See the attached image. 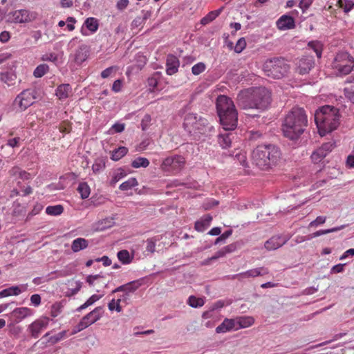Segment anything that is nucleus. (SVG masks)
<instances>
[{
	"label": "nucleus",
	"mask_w": 354,
	"mask_h": 354,
	"mask_svg": "<svg viewBox=\"0 0 354 354\" xmlns=\"http://www.w3.org/2000/svg\"><path fill=\"white\" fill-rule=\"evenodd\" d=\"M271 92L266 87H252L239 93L237 104L244 110L263 111L270 104Z\"/></svg>",
	"instance_id": "nucleus-1"
},
{
	"label": "nucleus",
	"mask_w": 354,
	"mask_h": 354,
	"mask_svg": "<svg viewBox=\"0 0 354 354\" xmlns=\"http://www.w3.org/2000/svg\"><path fill=\"white\" fill-rule=\"evenodd\" d=\"M308 126L306 111L302 108L293 107L286 115L283 124V136L290 140H297Z\"/></svg>",
	"instance_id": "nucleus-2"
},
{
	"label": "nucleus",
	"mask_w": 354,
	"mask_h": 354,
	"mask_svg": "<svg viewBox=\"0 0 354 354\" xmlns=\"http://www.w3.org/2000/svg\"><path fill=\"white\" fill-rule=\"evenodd\" d=\"M216 105L223 129L226 131L234 129L237 125L238 116L233 101L225 95H219Z\"/></svg>",
	"instance_id": "nucleus-3"
},
{
	"label": "nucleus",
	"mask_w": 354,
	"mask_h": 354,
	"mask_svg": "<svg viewBox=\"0 0 354 354\" xmlns=\"http://www.w3.org/2000/svg\"><path fill=\"white\" fill-rule=\"evenodd\" d=\"M315 121L321 136L336 129L339 124V115L337 109L330 106H322L315 114Z\"/></svg>",
	"instance_id": "nucleus-4"
},
{
	"label": "nucleus",
	"mask_w": 354,
	"mask_h": 354,
	"mask_svg": "<svg viewBox=\"0 0 354 354\" xmlns=\"http://www.w3.org/2000/svg\"><path fill=\"white\" fill-rule=\"evenodd\" d=\"M183 127L193 136L205 134L212 128L206 118L193 113H187L185 116Z\"/></svg>",
	"instance_id": "nucleus-5"
},
{
	"label": "nucleus",
	"mask_w": 354,
	"mask_h": 354,
	"mask_svg": "<svg viewBox=\"0 0 354 354\" xmlns=\"http://www.w3.org/2000/svg\"><path fill=\"white\" fill-rule=\"evenodd\" d=\"M263 70L268 77L281 79L289 72L290 65L282 57H273L264 62Z\"/></svg>",
	"instance_id": "nucleus-6"
},
{
	"label": "nucleus",
	"mask_w": 354,
	"mask_h": 354,
	"mask_svg": "<svg viewBox=\"0 0 354 354\" xmlns=\"http://www.w3.org/2000/svg\"><path fill=\"white\" fill-rule=\"evenodd\" d=\"M331 66L337 75H346L352 71L354 59L348 53L339 52L335 55Z\"/></svg>",
	"instance_id": "nucleus-7"
},
{
	"label": "nucleus",
	"mask_w": 354,
	"mask_h": 354,
	"mask_svg": "<svg viewBox=\"0 0 354 354\" xmlns=\"http://www.w3.org/2000/svg\"><path fill=\"white\" fill-rule=\"evenodd\" d=\"M185 158L183 156H170L162 161L160 169L167 175H176L185 167Z\"/></svg>",
	"instance_id": "nucleus-8"
},
{
	"label": "nucleus",
	"mask_w": 354,
	"mask_h": 354,
	"mask_svg": "<svg viewBox=\"0 0 354 354\" xmlns=\"http://www.w3.org/2000/svg\"><path fill=\"white\" fill-rule=\"evenodd\" d=\"M37 17V14L35 12L21 9L9 12L6 21L15 24L28 23L35 20Z\"/></svg>",
	"instance_id": "nucleus-9"
},
{
	"label": "nucleus",
	"mask_w": 354,
	"mask_h": 354,
	"mask_svg": "<svg viewBox=\"0 0 354 354\" xmlns=\"http://www.w3.org/2000/svg\"><path fill=\"white\" fill-rule=\"evenodd\" d=\"M102 308L100 306L95 308L91 312L82 317L73 333H77L88 328L89 326L98 321L102 317Z\"/></svg>",
	"instance_id": "nucleus-10"
},
{
	"label": "nucleus",
	"mask_w": 354,
	"mask_h": 354,
	"mask_svg": "<svg viewBox=\"0 0 354 354\" xmlns=\"http://www.w3.org/2000/svg\"><path fill=\"white\" fill-rule=\"evenodd\" d=\"M252 160L259 169L266 170L272 167L270 162L267 159L266 150L265 145H260L257 147L252 152Z\"/></svg>",
	"instance_id": "nucleus-11"
},
{
	"label": "nucleus",
	"mask_w": 354,
	"mask_h": 354,
	"mask_svg": "<svg viewBox=\"0 0 354 354\" xmlns=\"http://www.w3.org/2000/svg\"><path fill=\"white\" fill-rule=\"evenodd\" d=\"M50 319L46 316H41L35 319L28 326V332L31 337L37 338L43 330L49 325Z\"/></svg>",
	"instance_id": "nucleus-12"
},
{
	"label": "nucleus",
	"mask_w": 354,
	"mask_h": 354,
	"mask_svg": "<svg viewBox=\"0 0 354 354\" xmlns=\"http://www.w3.org/2000/svg\"><path fill=\"white\" fill-rule=\"evenodd\" d=\"M86 282L97 292H101L104 288L107 287L109 280L106 276L103 274H91L86 277Z\"/></svg>",
	"instance_id": "nucleus-13"
},
{
	"label": "nucleus",
	"mask_w": 354,
	"mask_h": 354,
	"mask_svg": "<svg viewBox=\"0 0 354 354\" xmlns=\"http://www.w3.org/2000/svg\"><path fill=\"white\" fill-rule=\"evenodd\" d=\"M35 96L30 90H25L19 94L15 100V105L21 111H24L34 102Z\"/></svg>",
	"instance_id": "nucleus-14"
},
{
	"label": "nucleus",
	"mask_w": 354,
	"mask_h": 354,
	"mask_svg": "<svg viewBox=\"0 0 354 354\" xmlns=\"http://www.w3.org/2000/svg\"><path fill=\"white\" fill-rule=\"evenodd\" d=\"M315 62L313 56H304L295 62V72L299 75L308 74L314 67Z\"/></svg>",
	"instance_id": "nucleus-15"
},
{
	"label": "nucleus",
	"mask_w": 354,
	"mask_h": 354,
	"mask_svg": "<svg viewBox=\"0 0 354 354\" xmlns=\"http://www.w3.org/2000/svg\"><path fill=\"white\" fill-rule=\"evenodd\" d=\"M99 26L100 23L97 19L92 17H88L84 21L80 28V32L83 36H90L97 31Z\"/></svg>",
	"instance_id": "nucleus-16"
},
{
	"label": "nucleus",
	"mask_w": 354,
	"mask_h": 354,
	"mask_svg": "<svg viewBox=\"0 0 354 354\" xmlns=\"http://www.w3.org/2000/svg\"><path fill=\"white\" fill-rule=\"evenodd\" d=\"M269 273V270L268 268L264 267H259L257 268H253L248 270L245 272H241L235 274L233 278L236 279L237 280L242 281L245 279L248 278H254L259 276H263L268 274Z\"/></svg>",
	"instance_id": "nucleus-17"
},
{
	"label": "nucleus",
	"mask_w": 354,
	"mask_h": 354,
	"mask_svg": "<svg viewBox=\"0 0 354 354\" xmlns=\"http://www.w3.org/2000/svg\"><path fill=\"white\" fill-rule=\"evenodd\" d=\"M334 148V144L332 142H326L323 144L319 148L317 149L311 155L312 161L314 163L320 162L327 154Z\"/></svg>",
	"instance_id": "nucleus-18"
},
{
	"label": "nucleus",
	"mask_w": 354,
	"mask_h": 354,
	"mask_svg": "<svg viewBox=\"0 0 354 354\" xmlns=\"http://www.w3.org/2000/svg\"><path fill=\"white\" fill-rule=\"evenodd\" d=\"M289 238L283 236H273L265 243V248L268 250H274L287 243Z\"/></svg>",
	"instance_id": "nucleus-19"
},
{
	"label": "nucleus",
	"mask_w": 354,
	"mask_h": 354,
	"mask_svg": "<svg viewBox=\"0 0 354 354\" xmlns=\"http://www.w3.org/2000/svg\"><path fill=\"white\" fill-rule=\"evenodd\" d=\"M266 150L267 159L269 158V162L271 166H275L281 158V151L275 145H265Z\"/></svg>",
	"instance_id": "nucleus-20"
},
{
	"label": "nucleus",
	"mask_w": 354,
	"mask_h": 354,
	"mask_svg": "<svg viewBox=\"0 0 354 354\" xmlns=\"http://www.w3.org/2000/svg\"><path fill=\"white\" fill-rule=\"evenodd\" d=\"M88 56V50L86 46H80L73 54L70 59L77 64H81L86 61Z\"/></svg>",
	"instance_id": "nucleus-21"
},
{
	"label": "nucleus",
	"mask_w": 354,
	"mask_h": 354,
	"mask_svg": "<svg viewBox=\"0 0 354 354\" xmlns=\"http://www.w3.org/2000/svg\"><path fill=\"white\" fill-rule=\"evenodd\" d=\"M143 279H138L131 281L127 284L118 287L113 291V292L123 291L127 295L129 293H132L138 290L143 284Z\"/></svg>",
	"instance_id": "nucleus-22"
},
{
	"label": "nucleus",
	"mask_w": 354,
	"mask_h": 354,
	"mask_svg": "<svg viewBox=\"0 0 354 354\" xmlns=\"http://www.w3.org/2000/svg\"><path fill=\"white\" fill-rule=\"evenodd\" d=\"M33 311L27 307H20L15 308L10 314L12 318L15 319L16 322H20L24 319L32 316Z\"/></svg>",
	"instance_id": "nucleus-23"
},
{
	"label": "nucleus",
	"mask_w": 354,
	"mask_h": 354,
	"mask_svg": "<svg viewBox=\"0 0 354 354\" xmlns=\"http://www.w3.org/2000/svg\"><path fill=\"white\" fill-rule=\"evenodd\" d=\"M180 66L178 58L174 55H168L166 60V72L169 75L177 73Z\"/></svg>",
	"instance_id": "nucleus-24"
},
{
	"label": "nucleus",
	"mask_w": 354,
	"mask_h": 354,
	"mask_svg": "<svg viewBox=\"0 0 354 354\" xmlns=\"http://www.w3.org/2000/svg\"><path fill=\"white\" fill-rule=\"evenodd\" d=\"M28 289V284H21L19 286H13L10 288L3 289L0 291V295H3L4 297L10 296H17L26 291Z\"/></svg>",
	"instance_id": "nucleus-25"
},
{
	"label": "nucleus",
	"mask_w": 354,
	"mask_h": 354,
	"mask_svg": "<svg viewBox=\"0 0 354 354\" xmlns=\"http://www.w3.org/2000/svg\"><path fill=\"white\" fill-rule=\"evenodd\" d=\"M238 330L236 321L234 319L225 318L223 322L216 328L217 333H225L232 330Z\"/></svg>",
	"instance_id": "nucleus-26"
},
{
	"label": "nucleus",
	"mask_w": 354,
	"mask_h": 354,
	"mask_svg": "<svg viewBox=\"0 0 354 354\" xmlns=\"http://www.w3.org/2000/svg\"><path fill=\"white\" fill-rule=\"evenodd\" d=\"M72 95V88L69 84H62L55 90V95L60 100H64Z\"/></svg>",
	"instance_id": "nucleus-27"
},
{
	"label": "nucleus",
	"mask_w": 354,
	"mask_h": 354,
	"mask_svg": "<svg viewBox=\"0 0 354 354\" xmlns=\"http://www.w3.org/2000/svg\"><path fill=\"white\" fill-rule=\"evenodd\" d=\"M277 25L280 30L291 29L295 27V20L290 16L282 15L277 20Z\"/></svg>",
	"instance_id": "nucleus-28"
},
{
	"label": "nucleus",
	"mask_w": 354,
	"mask_h": 354,
	"mask_svg": "<svg viewBox=\"0 0 354 354\" xmlns=\"http://www.w3.org/2000/svg\"><path fill=\"white\" fill-rule=\"evenodd\" d=\"M115 224L114 219L113 218L109 217L104 219L98 221L93 223V229L95 231H103L108 228L111 227Z\"/></svg>",
	"instance_id": "nucleus-29"
},
{
	"label": "nucleus",
	"mask_w": 354,
	"mask_h": 354,
	"mask_svg": "<svg viewBox=\"0 0 354 354\" xmlns=\"http://www.w3.org/2000/svg\"><path fill=\"white\" fill-rule=\"evenodd\" d=\"M212 221V216L209 214L204 215L200 220L195 223L194 228L198 232H204Z\"/></svg>",
	"instance_id": "nucleus-30"
},
{
	"label": "nucleus",
	"mask_w": 354,
	"mask_h": 354,
	"mask_svg": "<svg viewBox=\"0 0 354 354\" xmlns=\"http://www.w3.org/2000/svg\"><path fill=\"white\" fill-rule=\"evenodd\" d=\"M234 138V135L232 132L220 133L218 136V142L222 148L226 149L231 146Z\"/></svg>",
	"instance_id": "nucleus-31"
},
{
	"label": "nucleus",
	"mask_w": 354,
	"mask_h": 354,
	"mask_svg": "<svg viewBox=\"0 0 354 354\" xmlns=\"http://www.w3.org/2000/svg\"><path fill=\"white\" fill-rule=\"evenodd\" d=\"M88 246V240L84 238H77L72 241L71 250L73 252H78Z\"/></svg>",
	"instance_id": "nucleus-32"
},
{
	"label": "nucleus",
	"mask_w": 354,
	"mask_h": 354,
	"mask_svg": "<svg viewBox=\"0 0 354 354\" xmlns=\"http://www.w3.org/2000/svg\"><path fill=\"white\" fill-rule=\"evenodd\" d=\"M17 79L16 74L12 71L1 72L0 73V80L8 86H12L15 84Z\"/></svg>",
	"instance_id": "nucleus-33"
},
{
	"label": "nucleus",
	"mask_w": 354,
	"mask_h": 354,
	"mask_svg": "<svg viewBox=\"0 0 354 354\" xmlns=\"http://www.w3.org/2000/svg\"><path fill=\"white\" fill-rule=\"evenodd\" d=\"M82 283L80 281L71 280L68 281L67 291L66 295L71 297L76 295L81 289Z\"/></svg>",
	"instance_id": "nucleus-34"
},
{
	"label": "nucleus",
	"mask_w": 354,
	"mask_h": 354,
	"mask_svg": "<svg viewBox=\"0 0 354 354\" xmlns=\"http://www.w3.org/2000/svg\"><path fill=\"white\" fill-rule=\"evenodd\" d=\"M346 86L344 89V95L351 102L354 103V77H351L346 82Z\"/></svg>",
	"instance_id": "nucleus-35"
},
{
	"label": "nucleus",
	"mask_w": 354,
	"mask_h": 354,
	"mask_svg": "<svg viewBox=\"0 0 354 354\" xmlns=\"http://www.w3.org/2000/svg\"><path fill=\"white\" fill-rule=\"evenodd\" d=\"M127 175L125 170L121 167L114 169L111 174L110 184L115 185L118 181L124 178Z\"/></svg>",
	"instance_id": "nucleus-36"
},
{
	"label": "nucleus",
	"mask_w": 354,
	"mask_h": 354,
	"mask_svg": "<svg viewBox=\"0 0 354 354\" xmlns=\"http://www.w3.org/2000/svg\"><path fill=\"white\" fill-rule=\"evenodd\" d=\"M106 158L104 156H99L95 159L92 165V171L93 174H99L106 167Z\"/></svg>",
	"instance_id": "nucleus-37"
},
{
	"label": "nucleus",
	"mask_w": 354,
	"mask_h": 354,
	"mask_svg": "<svg viewBox=\"0 0 354 354\" xmlns=\"http://www.w3.org/2000/svg\"><path fill=\"white\" fill-rule=\"evenodd\" d=\"M117 256L119 261L124 265L131 263L134 258V254H130V252L127 250L119 251Z\"/></svg>",
	"instance_id": "nucleus-38"
},
{
	"label": "nucleus",
	"mask_w": 354,
	"mask_h": 354,
	"mask_svg": "<svg viewBox=\"0 0 354 354\" xmlns=\"http://www.w3.org/2000/svg\"><path fill=\"white\" fill-rule=\"evenodd\" d=\"M10 174L11 176L19 178L23 180H26L31 178V176L29 173L22 170L18 167L12 168L10 171Z\"/></svg>",
	"instance_id": "nucleus-39"
},
{
	"label": "nucleus",
	"mask_w": 354,
	"mask_h": 354,
	"mask_svg": "<svg viewBox=\"0 0 354 354\" xmlns=\"http://www.w3.org/2000/svg\"><path fill=\"white\" fill-rule=\"evenodd\" d=\"M239 328H245L251 326L254 323L252 317H241L235 319Z\"/></svg>",
	"instance_id": "nucleus-40"
},
{
	"label": "nucleus",
	"mask_w": 354,
	"mask_h": 354,
	"mask_svg": "<svg viewBox=\"0 0 354 354\" xmlns=\"http://www.w3.org/2000/svg\"><path fill=\"white\" fill-rule=\"evenodd\" d=\"M104 295V293L102 292L101 294H94L91 295L82 305H81L78 308V311H81L88 306L93 305L96 301L100 300L103 296Z\"/></svg>",
	"instance_id": "nucleus-41"
},
{
	"label": "nucleus",
	"mask_w": 354,
	"mask_h": 354,
	"mask_svg": "<svg viewBox=\"0 0 354 354\" xmlns=\"http://www.w3.org/2000/svg\"><path fill=\"white\" fill-rule=\"evenodd\" d=\"M223 8L209 12L206 16L201 19V23L206 25L214 20L222 12Z\"/></svg>",
	"instance_id": "nucleus-42"
},
{
	"label": "nucleus",
	"mask_w": 354,
	"mask_h": 354,
	"mask_svg": "<svg viewBox=\"0 0 354 354\" xmlns=\"http://www.w3.org/2000/svg\"><path fill=\"white\" fill-rule=\"evenodd\" d=\"M128 152L125 147H120L112 151L111 158L113 161H118L124 157Z\"/></svg>",
	"instance_id": "nucleus-43"
},
{
	"label": "nucleus",
	"mask_w": 354,
	"mask_h": 354,
	"mask_svg": "<svg viewBox=\"0 0 354 354\" xmlns=\"http://www.w3.org/2000/svg\"><path fill=\"white\" fill-rule=\"evenodd\" d=\"M138 185V180L136 178H129L127 180L120 184L119 188L122 191H128L136 187Z\"/></svg>",
	"instance_id": "nucleus-44"
},
{
	"label": "nucleus",
	"mask_w": 354,
	"mask_h": 354,
	"mask_svg": "<svg viewBox=\"0 0 354 354\" xmlns=\"http://www.w3.org/2000/svg\"><path fill=\"white\" fill-rule=\"evenodd\" d=\"M344 227V226L342 225L340 227H333V228H331V229L318 230V231H317V232H315L308 235V239H311L319 236L321 235L326 234H328V233H331V232H337L339 230H342Z\"/></svg>",
	"instance_id": "nucleus-45"
},
{
	"label": "nucleus",
	"mask_w": 354,
	"mask_h": 354,
	"mask_svg": "<svg viewBox=\"0 0 354 354\" xmlns=\"http://www.w3.org/2000/svg\"><path fill=\"white\" fill-rule=\"evenodd\" d=\"M63 211L64 207L62 205H50L46 208V213L50 216H59Z\"/></svg>",
	"instance_id": "nucleus-46"
},
{
	"label": "nucleus",
	"mask_w": 354,
	"mask_h": 354,
	"mask_svg": "<svg viewBox=\"0 0 354 354\" xmlns=\"http://www.w3.org/2000/svg\"><path fill=\"white\" fill-rule=\"evenodd\" d=\"M77 191L80 193L81 198L83 199L87 198L91 194L90 187L84 182L79 184Z\"/></svg>",
	"instance_id": "nucleus-47"
},
{
	"label": "nucleus",
	"mask_w": 354,
	"mask_h": 354,
	"mask_svg": "<svg viewBox=\"0 0 354 354\" xmlns=\"http://www.w3.org/2000/svg\"><path fill=\"white\" fill-rule=\"evenodd\" d=\"M61 55L55 53H47L41 56L42 61L51 62L55 64H58L61 58Z\"/></svg>",
	"instance_id": "nucleus-48"
},
{
	"label": "nucleus",
	"mask_w": 354,
	"mask_h": 354,
	"mask_svg": "<svg viewBox=\"0 0 354 354\" xmlns=\"http://www.w3.org/2000/svg\"><path fill=\"white\" fill-rule=\"evenodd\" d=\"M49 70V67L46 64H39L36 67L33 72V75L35 77H43Z\"/></svg>",
	"instance_id": "nucleus-49"
},
{
	"label": "nucleus",
	"mask_w": 354,
	"mask_h": 354,
	"mask_svg": "<svg viewBox=\"0 0 354 354\" xmlns=\"http://www.w3.org/2000/svg\"><path fill=\"white\" fill-rule=\"evenodd\" d=\"M308 46L315 51L318 58L322 57V44L320 41H312L308 43Z\"/></svg>",
	"instance_id": "nucleus-50"
},
{
	"label": "nucleus",
	"mask_w": 354,
	"mask_h": 354,
	"mask_svg": "<svg viewBox=\"0 0 354 354\" xmlns=\"http://www.w3.org/2000/svg\"><path fill=\"white\" fill-rule=\"evenodd\" d=\"M122 301L121 298L119 299H112L110 302L108 304V308L110 311H116L118 313H120L122 311V307L120 306V302Z\"/></svg>",
	"instance_id": "nucleus-51"
},
{
	"label": "nucleus",
	"mask_w": 354,
	"mask_h": 354,
	"mask_svg": "<svg viewBox=\"0 0 354 354\" xmlns=\"http://www.w3.org/2000/svg\"><path fill=\"white\" fill-rule=\"evenodd\" d=\"M149 165L148 159L142 157L136 158L132 161L131 166L133 168L147 167Z\"/></svg>",
	"instance_id": "nucleus-52"
},
{
	"label": "nucleus",
	"mask_w": 354,
	"mask_h": 354,
	"mask_svg": "<svg viewBox=\"0 0 354 354\" xmlns=\"http://www.w3.org/2000/svg\"><path fill=\"white\" fill-rule=\"evenodd\" d=\"M188 304L193 308L201 307L204 305L205 301L203 299L196 297L194 296H190L188 298Z\"/></svg>",
	"instance_id": "nucleus-53"
},
{
	"label": "nucleus",
	"mask_w": 354,
	"mask_h": 354,
	"mask_svg": "<svg viewBox=\"0 0 354 354\" xmlns=\"http://www.w3.org/2000/svg\"><path fill=\"white\" fill-rule=\"evenodd\" d=\"M337 5L346 12L350 11L354 6L353 2L351 0H338Z\"/></svg>",
	"instance_id": "nucleus-54"
},
{
	"label": "nucleus",
	"mask_w": 354,
	"mask_h": 354,
	"mask_svg": "<svg viewBox=\"0 0 354 354\" xmlns=\"http://www.w3.org/2000/svg\"><path fill=\"white\" fill-rule=\"evenodd\" d=\"M66 332L65 330L62 331L55 335L50 336L48 338L47 342L50 344H55L63 339L66 336Z\"/></svg>",
	"instance_id": "nucleus-55"
},
{
	"label": "nucleus",
	"mask_w": 354,
	"mask_h": 354,
	"mask_svg": "<svg viewBox=\"0 0 354 354\" xmlns=\"http://www.w3.org/2000/svg\"><path fill=\"white\" fill-rule=\"evenodd\" d=\"M206 68V66L203 62H198L192 68V72L194 75H198L202 73Z\"/></svg>",
	"instance_id": "nucleus-56"
},
{
	"label": "nucleus",
	"mask_w": 354,
	"mask_h": 354,
	"mask_svg": "<svg viewBox=\"0 0 354 354\" xmlns=\"http://www.w3.org/2000/svg\"><path fill=\"white\" fill-rule=\"evenodd\" d=\"M245 47H246L245 39L243 37L240 38L237 41L236 45H235L234 51L236 53H240L245 48Z\"/></svg>",
	"instance_id": "nucleus-57"
},
{
	"label": "nucleus",
	"mask_w": 354,
	"mask_h": 354,
	"mask_svg": "<svg viewBox=\"0 0 354 354\" xmlns=\"http://www.w3.org/2000/svg\"><path fill=\"white\" fill-rule=\"evenodd\" d=\"M326 216H317L315 220L311 221L309 224L310 227H317L319 225L324 224L326 222Z\"/></svg>",
	"instance_id": "nucleus-58"
},
{
	"label": "nucleus",
	"mask_w": 354,
	"mask_h": 354,
	"mask_svg": "<svg viewBox=\"0 0 354 354\" xmlns=\"http://www.w3.org/2000/svg\"><path fill=\"white\" fill-rule=\"evenodd\" d=\"M146 250L150 253H153L155 251V240L153 238H150L147 240Z\"/></svg>",
	"instance_id": "nucleus-59"
},
{
	"label": "nucleus",
	"mask_w": 354,
	"mask_h": 354,
	"mask_svg": "<svg viewBox=\"0 0 354 354\" xmlns=\"http://www.w3.org/2000/svg\"><path fill=\"white\" fill-rule=\"evenodd\" d=\"M313 0H301L299 4V7L302 10L303 12H305L313 3Z\"/></svg>",
	"instance_id": "nucleus-60"
},
{
	"label": "nucleus",
	"mask_w": 354,
	"mask_h": 354,
	"mask_svg": "<svg viewBox=\"0 0 354 354\" xmlns=\"http://www.w3.org/2000/svg\"><path fill=\"white\" fill-rule=\"evenodd\" d=\"M30 301L32 306L37 307L39 306L41 304V297L38 294L32 295L30 297Z\"/></svg>",
	"instance_id": "nucleus-61"
},
{
	"label": "nucleus",
	"mask_w": 354,
	"mask_h": 354,
	"mask_svg": "<svg viewBox=\"0 0 354 354\" xmlns=\"http://www.w3.org/2000/svg\"><path fill=\"white\" fill-rule=\"evenodd\" d=\"M122 86V82L120 80H115L112 86V90L118 93L121 91Z\"/></svg>",
	"instance_id": "nucleus-62"
},
{
	"label": "nucleus",
	"mask_w": 354,
	"mask_h": 354,
	"mask_svg": "<svg viewBox=\"0 0 354 354\" xmlns=\"http://www.w3.org/2000/svg\"><path fill=\"white\" fill-rule=\"evenodd\" d=\"M129 5V0H119L117 2L116 7L120 10H124Z\"/></svg>",
	"instance_id": "nucleus-63"
},
{
	"label": "nucleus",
	"mask_w": 354,
	"mask_h": 354,
	"mask_svg": "<svg viewBox=\"0 0 354 354\" xmlns=\"http://www.w3.org/2000/svg\"><path fill=\"white\" fill-rule=\"evenodd\" d=\"M111 129L115 133L122 132L124 130V124L122 123H115L112 126Z\"/></svg>",
	"instance_id": "nucleus-64"
}]
</instances>
